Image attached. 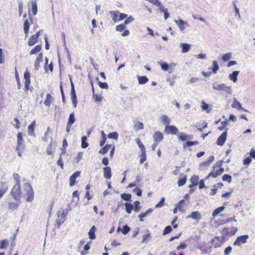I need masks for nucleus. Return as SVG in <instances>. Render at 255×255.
Here are the masks:
<instances>
[{"mask_svg":"<svg viewBox=\"0 0 255 255\" xmlns=\"http://www.w3.org/2000/svg\"><path fill=\"white\" fill-rule=\"evenodd\" d=\"M171 231L172 228L170 226H166L163 232V235H165L167 234L170 233L171 232Z\"/></svg>","mask_w":255,"mask_h":255,"instance_id":"55","label":"nucleus"},{"mask_svg":"<svg viewBox=\"0 0 255 255\" xmlns=\"http://www.w3.org/2000/svg\"><path fill=\"white\" fill-rule=\"evenodd\" d=\"M71 100L73 103V105L75 108L77 107V96L76 94V92L74 88V86L73 82L71 80Z\"/></svg>","mask_w":255,"mask_h":255,"instance_id":"5","label":"nucleus"},{"mask_svg":"<svg viewBox=\"0 0 255 255\" xmlns=\"http://www.w3.org/2000/svg\"><path fill=\"white\" fill-rule=\"evenodd\" d=\"M104 177L107 179H110L111 178V168L109 166H106L104 168Z\"/></svg>","mask_w":255,"mask_h":255,"instance_id":"12","label":"nucleus"},{"mask_svg":"<svg viewBox=\"0 0 255 255\" xmlns=\"http://www.w3.org/2000/svg\"><path fill=\"white\" fill-rule=\"evenodd\" d=\"M29 22L27 19L25 20L23 25V29L24 32L26 34H27L29 28Z\"/></svg>","mask_w":255,"mask_h":255,"instance_id":"41","label":"nucleus"},{"mask_svg":"<svg viewBox=\"0 0 255 255\" xmlns=\"http://www.w3.org/2000/svg\"><path fill=\"white\" fill-rule=\"evenodd\" d=\"M252 158L251 157H248L243 160V164L244 165H249L252 162Z\"/></svg>","mask_w":255,"mask_h":255,"instance_id":"57","label":"nucleus"},{"mask_svg":"<svg viewBox=\"0 0 255 255\" xmlns=\"http://www.w3.org/2000/svg\"><path fill=\"white\" fill-rule=\"evenodd\" d=\"M147 234L142 236V240L141 242L142 244L147 243L148 239L151 238L150 234L148 230L146 231Z\"/></svg>","mask_w":255,"mask_h":255,"instance_id":"29","label":"nucleus"},{"mask_svg":"<svg viewBox=\"0 0 255 255\" xmlns=\"http://www.w3.org/2000/svg\"><path fill=\"white\" fill-rule=\"evenodd\" d=\"M96 230V228L95 226H93L91 228V229L88 233L89 238L90 239L94 240L95 239L96 236H95V233Z\"/></svg>","mask_w":255,"mask_h":255,"instance_id":"21","label":"nucleus"},{"mask_svg":"<svg viewBox=\"0 0 255 255\" xmlns=\"http://www.w3.org/2000/svg\"><path fill=\"white\" fill-rule=\"evenodd\" d=\"M225 209V207L224 206H221L219 208H217L215 209L212 213V216L213 218H215L216 216H217L219 213L222 212Z\"/></svg>","mask_w":255,"mask_h":255,"instance_id":"33","label":"nucleus"},{"mask_svg":"<svg viewBox=\"0 0 255 255\" xmlns=\"http://www.w3.org/2000/svg\"><path fill=\"white\" fill-rule=\"evenodd\" d=\"M19 202H10L8 204V208L11 210H15L17 208L19 205Z\"/></svg>","mask_w":255,"mask_h":255,"instance_id":"39","label":"nucleus"},{"mask_svg":"<svg viewBox=\"0 0 255 255\" xmlns=\"http://www.w3.org/2000/svg\"><path fill=\"white\" fill-rule=\"evenodd\" d=\"M11 194L16 201L20 200L22 194L20 185H14L11 191Z\"/></svg>","mask_w":255,"mask_h":255,"instance_id":"3","label":"nucleus"},{"mask_svg":"<svg viewBox=\"0 0 255 255\" xmlns=\"http://www.w3.org/2000/svg\"><path fill=\"white\" fill-rule=\"evenodd\" d=\"M61 35H62V40H63V43L64 46H65V48L66 50H67V53H68V56H69V59H70V61H71V58H70V54H69V50H68V48H67V47H66V39H65V33L64 32H62L61 33Z\"/></svg>","mask_w":255,"mask_h":255,"instance_id":"51","label":"nucleus"},{"mask_svg":"<svg viewBox=\"0 0 255 255\" xmlns=\"http://www.w3.org/2000/svg\"><path fill=\"white\" fill-rule=\"evenodd\" d=\"M143 128V124L142 123L139 121L137 122L136 124L134 126V129L135 130H139Z\"/></svg>","mask_w":255,"mask_h":255,"instance_id":"43","label":"nucleus"},{"mask_svg":"<svg viewBox=\"0 0 255 255\" xmlns=\"http://www.w3.org/2000/svg\"><path fill=\"white\" fill-rule=\"evenodd\" d=\"M118 136H119V135H118V133L117 132H112L110 133L108 135V137L109 138H110V139H115V140H117L118 139Z\"/></svg>","mask_w":255,"mask_h":255,"instance_id":"45","label":"nucleus"},{"mask_svg":"<svg viewBox=\"0 0 255 255\" xmlns=\"http://www.w3.org/2000/svg\"><path fill=\"white\" fill-rule=\"evenodd\" d=\"M153 138L154 142L159 143L163 139V136L161 132L156 131L153 136Z\"/></svg>","mask_w":255,"mask_h":255,"instance_id":"10","label":"nucleus"},{"mask_svg":"<svg viewBox=\"0 0 255 255\" xmlns=\"http://www.w3.org/2000/svg\"><path fill=\"white\" fill-rule=\"evenodd\" d=\"M52 101H53V98H52V97L51 96V95L50 94H47L46 95V99L44 101V104L46 106L49 107L51 105V104L52 102Z\"/></svg>","mask_w":255,"mask_h":255,"instance_id":"22","label":"nucleus"},{"mask_svg":"<svg viewBox=\"0 0 255 255\" xmlns=\"http://www.w3.org/2000/svg\"><path fill=\"white\" fill-rule=\"evenodd\" d=\"M187 218H192L197 221H199L202 219V216L199 212L193 211L187 217Z\"/></svg>","mask_w":255,"mask_h":255,"instance_id":"11","label":"nucleus"},{"mask_svg":"<svg viewBox=\"0 0 255 255\" xmlns=\"http://www.w3.org/2000/svg\"><path fill=\"white\" fill-rule=\"evenodd\" d=\"M87 140V137L86 136H83L81 138V147L83 148H85L87 147L89 145L88 142H86Z\"/></svg>","mask_w":255,"mask_h":255,"instance_id":"34","label":"nucleus"},{"mask_svg":"<svg viewBox=\"0 0 255 255\" xmlns=\"http://www.w3.org/2000/svg\"><path fill=\"white\" fill-rule=\"evenodd\" d=\"M187 177L186 176H184L183 177L179 178L178 181V185L179 187H181L183 186L186 182Z\"/></svg>","mask_w":255,"mask_h":255,"instance_id":"44","label":"nucleus"},{"mask_svg":"<svg viewBox=\"0 0 255 255\" xmlns=\"http://www.w3.org/2000/svg\"><path fill=\"white\" fill-rule=\"evenodd\" d=\"M135 141H136L137 144L138 145V147H139L140 149L141 150V152H143V151L144 152V151H146L144 146L142 143V142H141L139 138H136Z\"/></svg>","mask_w":255,"mask_h":255,"instance_id":"37","label":"nucleus"},{"mask_svg":"<svg viewBox=\"0 0 255 255\" xmlns=\"http://www.w3.org/2000/svg\"><path fill=\"white\" fill-rule=\"evenodd\" d=\"M213 88L215 90L222 91L226 94L231 95L232 94V87L226 85L225 83H214Z\"/></svg>","mask_w":255,"mask_h":255,"instance_id":"1","label":"nucleus"},{"mask_svg":"<svg viewBox=\"0 0 255 255\" xmlns=\"http://www.w3.org/2000/svg\"><path fill=\"white\" fill-rule=\"evenodd\" d=\"M35 124V121H33L31 124L28 127V133L29 135L35 136V134L34 132V126Z\"/></svg>","mask_w":255,"mask_h":255,"instance_id":"17","label":"nucleus"},{"mask_svg":"<svg viewBox=\"0 0 255 255\" xmlns=\"http://www.w3.org/2000/svg\"><path fill=\"white\" fill-rule=\"evenodd\" d=\"M224 171V169L223 168H220L218 170H217L216 172H212L209 174L208 176L206 177V179H207L210 176L213 177H217L219 175L222 174Z\"/></svg>","mask_w":255,"mask_h":255,"instance_id":"13","label":"nucleus"},{"mask_svg":"<svg viewBox=\"0 0 255 255\" xmlns=\"http://www.w3.org/2000/svg\"><path fill=\"white\" fill-rule=\"evenodd\" d=\"M134 20V18L130 16L128 18H127L124 21V24L126 25L129 23L130 22H131Z\"/></svg>","mask_w":255,"mask_h":255,"instance_id":"62","label":"nucleus"},{"mask_svg":"<svg viewBox=\"0 0 255 255\" xmlns=\"http://www.w3.org/2000/svg\"><path fill=\"white\" fill-rule=\"evenodd\" d=\"M232 250V248L231 246H229L226 248L224 251V255H229Z\"/></svg>","mask_w":255,"mask_h":255,"instance_id":"64","label":"nucleus"},{"mask_svg":"<svg viewBox=\"0 0 255 255\" xmlns=\"http://www.w3.org/2000/svg\"><path fill=\"white\" fill-rule=\"evenodd\" d=\"M125 206L127 213H128V214H130L131 211L133 210V205L132 204L129 203L128 202H126L125 203Z\"/></svg>","mask_w":255,"mask_h":255,"instance_id":"24","label":"nucleus"},{"mask_svg":"<svg viewBox=\"0 0 255 255\" xmlns=\"http://www.w3.org/2000/svg\"><path fill=\"white\" fill-rule=\"evenodd\" d=\"M164 201H165V198L162 197L161 199L160 202L155 205V208H160V207H162L164 205Z\"/></svg>","mask_w":255,"mask_h":255,"instance_id":"58","label":"nucleus"},{"mask_svg":"<svg viewBox=\"0 0 255 255\" xmlns=\"http://www.w3.org/2000/svg\"><path fill=\"white\" fill-rule=\"evenodd\" d=\"M99 87L102 89H107L109 88L108 84L106 82H98Z\"/></svg>","mask_w":255,"mask_h":255,"instance_id":"53","label":"nucleus"},{"mask_svg":"<svg viewBox=\"0 0 255 255\" xmlns=\"http://www.w3.org/2000/svg\"><path fill=\"white\" fill-rule=\"evenodd\" d=\"M249 237L248 235L239 236L235 241L234 245L236 246H240L242 244H245L247 242V240Z\"/></svg>","mask_w":255,"mask_h":255,"instance_id":"7","label":"nucleus"},{"mask_svg":"<svg viewBox=\"0 0 255 255\" xmlns=\"http://www.w3.org/2000/svg\"><path fill=\"white\" fill-rule=\"evenodd\" d=\"M228 120H226V121L222 122L221 123L222 125L218 127V129L220 130H223L225 128V127L228 125Z\"/></svg>","mask_w":255,"mask_h":255,"instance_id":"61","label":"nucleus"},{"mask_svg":"<svg viewBox=\"0 0 255 255\" xmlns=\"http://www.w3.org/2000/svg\"><path fill=\"white\" fill-rule=\"evenodd\" d=\"M17 145L16 146L17 150H23L24 148V145L23 143V138L22 133L21 132H18L17 134Z\"/></svg>","mask_w":255,"mask_h":255,"instance_id":"6","label":"nucleus"},{"mask_svg":"<svg viewBox=\"0 0 255 255\" xmlns=\"http://www.w3.org/2000/svg\"><path fill=\"white\" fill-rule=\"evenodd\" d=\"M24 191L26 192V200L28 202H31L34 198V192L31 186L28 183L23 185Z\"/></svg>","mask_w":255,"mask_h":255,"instance_id":"2","label":"nucleus"},{"mask_svg":"<svg viewBox=\"0 0 255 255\" xmlns=\"http://www.w3.org/2000/svg\"><path fill=\"white\" fill-rule=\"evenodd\" d=\"M140 202L138 201H135L134 202L133 210L135 212H138L140 210V207L139 206Z\"/></svg>","mask_w":255,"mask_h":255,"instance_id":"50","label":"nucleus"},{"mask_svg":"<svg viewBox=\"0 0 255 255\" xmlns=\"http://www.w3.org/2000/svg\"><path fill=\"white\" fill-rule=\"evenodd\" d=\"M210 165V164H209V163L207 161L201 162L200 164L199 169L201 170H204L206 169V168L208 167Z\"/></svg>","mask_w":255,"mask_h":255,"instance_id":"42","label":"nucleus"},{"mask_svg":"<svg viewBox=\"0 0 255 255\" xmlns=\"http://www.w3.org/2000/svg\"><path fill=\"white\" fill-rule=\"evenodd\" d=\"M126 26L125 25L123 24H121L118 25L116 26V30L117 31L121 32L125 29Z\"/></svg>","mask_w":255,"mask_h":255,"instance_id":"56","label":"nucleus"},{"mask_svg":"<svg viewBox=\"0 0 255 255\" xmlns=\"http://www.w3.org/2000/svg\"><path fill=\"white\" fill-rule=\"evenodd\" d=\"M43 61V54L42 53H39L38 56H37V58L35 61L34 64V69L36 70H37L39 67V63Z\"/></svg>","mask_w":255,"mask_h":255,"instance_id":"14","label":"nucleus"},{"mask_svg":"<svg viewBox=\"0 0 255 255\" xmlns=\"http://www.w3.org/2000/svg\"><path fill=\"white\" fill-rule=\"evenodd\" d=\"M222 179L230 183L232 181V176L229 174H224L222 177Z\"/></svg>","mask_w":255,"mask_h":255,"instance_id":"52","label":"nucleus"},{"mask_svg":"<svg viewBox=\"0 0 255 255\" xmlns=\"http://www.w3.org/2000/svg\"><path fill=\"white\" fill-rule=\"evenodd\" d=\"M164 132L167 134H175L178 132V128L174 126L166 125Z\"/></svg>","mask_w":255,"mask_h":255,"instance_id":"4","label":"nucleus"},{"mask_svg":"<svg viewBox=\"0 0 255 255\" xmlns=\"http://www.w3.org/2000/svg\"><path fill=\"white\" fill-rule=\"evenodd\" d=\"M227 136V132L225 131L223 132L218 138L217 144L220 146H223L225 143Z\"/></svg>","mask_w":255,"mask_h":255,"instance_id":"8","label":"nucleus"},{"mask_svg":"<svg viewBox=\"0 0 255 255\" xmlns=\"http://www.w3.org/2000/svg\"><path fill=\"white\" fill-rule=\"evenodd\" d=\"M31 11L33 15H35L37 12V5L36 0H32L31 2Z\"/></svg>","mask_w":255,"mask_h":255,"instance_id":"23","label":"nucleus"},{"mask_svg":"<svg viewBox=\"0 0 255 255\" xmlns=\"http://www.w3.org/2000/svg\"><path fill=\"white\" fill-rule=\"evenodd\" d=\"M121 198L126 201H131V195L128 193H122L121 195Z\"/></svg>","mask_w":255,"mask_h":255,"instance_id":"32","label":"nucleus"},{"mask_svg":"<svg viewBox=\"0 0 255 255\" xmlns=\"http://www.w3.org/2000/svg\"><path fill=\"white\" fill-rule=\"evenodd\" d=\"M13 179L15 181V184L20 185V176L17 173H14L13 175Z\"/></svg>","mask_w":255,"mask_h":255,"instance_id":"54","label":"nucleus"},{"mask_svg":"<svg viewBox=\"0 0 255 255\" xmlns=\"http://www.w3.org/2000/svg\"><path fill=\"white\" fill-rule=\"evenodd\" d=\"M110 13L111 15H113V18H112V19L113 21H114L115 22L119 21V19H118L117 18L118 16V13H119V11H110Z\"/></svg>","mask_w":255,"mask_h":255,"instance_id":"47","label":"nucleus"},{"mask_svg":"<svg viewBox=\"0 0 255 255\" xmlns=\"http://www.w3.org/2000/svg\"><path fill=\"white\" fill-rule=\"evenodd\" d=\"M199 144V142L198 141H188L185 143L183 144V147L184 148H185L186 146H190L192 145H196Z\"/></svg>","mask_w":255,"mask_h":255,"instance_id":"36","label":"nucleus"},{"mask_svg":"<svg viewBox=\"0 0 255 255\" xmlns=\"http://www.w3.org/2000/svg\"><path fill=\"white\" fill-rule=\"evenodd\" d=\"M232 107L239 110H242L245 112H248L247 110L245 109L242 107L241 103L236 99H234L233 103L232 104Z\"/></svg>","mask_w":255,"mask_h":255,"instance_id":"9","label":"nucleus"},{"mask_svg":"<svg viewBox=\"0 0 255 255\" xmlns=\"http://www.w3.org/2000/svg\"><path fill=\"white\" fill-rule=\"evenodd\" d=\"M137 79L139 84H144L148 81V79L145 76H137Z\"/></svg>","mask_w":255,"mask_h":255,"instance_id":"26","label":"nucleus"},{"mask_svg":"<svg viewBox=\"0 0 255 255\" xmlns=\"http://www.w3.org/2000/svg\"><path fill=\"white\" fill-rule=\"evenodd\" d=\"M153 209L149 208L145 212L141 213L138 216V218L139 219V221L141 222H143V218L150 214L153 211Z\"/></svg>","mask_w":255,"mask_h":255,"instance_id":"15","label":"nucleus"},{"mask_svg":"<svg viewBox=\"0 0 255 255\" xmlns=\"http://www.w3.org/2000/svg\"><path fill=\"white\" fill-rule=\"evenodd\" d=\"M160 120L162 123L166 125H169L170 124V120L167 115H163L160 117Z\"/></svg>","mask_w":255,"mask_h":255,"instance_id":"25","label":"nucleus"},{"mask_svg":"<svg viewBox=\"0 0 255 255\" xmlns=\"http://www.w3.org/2000/svg\"><path fill=\"white\" fill-rule=\"evenodd\" d=\"M75 122V118L74 113H71L69 115L67 124L72 125Z\"/></svg>","mask_w":255,"mask_h":255,"instance_id":"40","label":"nucleus"},{"mask_svg":"<svg viewBox=\"0 0 255 255\" xmlns=\"http://www.w3.org/2000/svg\"><path fill=\"white\" fill-rule=\"evenodd\" d=\"M176 65L177 64L173 62H171L168 64V73L169 74L172 73L174 71V70H175V67Z\"/></svg>","mask_w":255,"mask_h":255,"instance_id":"46","label":"nucleus"},{"mask_svg":"<svg viewBox=\"0 0 255 255\" xmlns=\"http://www.w3.org/2000/svg\"><path fill=\"white\" fill-rule=\"evenodd\" d=\"M175 22L181 30L182 31L185 29L184 24L186 23L182 19H179V20H175Z\"/></svg>","mask_w":255,"mask_h":255,"instance_id":"27","label":"nucleus"},{"mask_svg":"<svg viewBox=\"0 0 255 255\" xmlns=\"http://www.w3.org/2000/svg\"><path fill=\"white\" fill-rule=\"evenodd\" d=\"M38 39L35 37V36L33 35L32 36L30 37L29 39V41L28 42V44L30 46H31L35 44V43L37 42Z\"/></svg>","mask_w":255,"mask_h":255,"instance_id":"35","label":"nucleus"},{"mask_svg":"<svg viewBox=\"0 0 255 255\" xmlns=\"http://www.w3.org/2000/svg\"><path fill=\"white\" fill-rule=\"evenodd\" d=\"M146 159V151L141 152V158L140 159V163L142 164L143 162L145 161Z\"/></svg>","mask_w":255,"mask_h":255,"instance_id":"60","label":"nucleus"},{"mask_svg":"<svg viewBox=\"0 0 255 255\" xmlns=\"http://www.w3.org/2000/svg\"><path fill=\"white\" fill-rule=\"evenodd\" d=\"M180 46L182 48L181 52L182 53H187L190 49V45L187 43H181Z\"/></svg>","mask_w":255,"mask_h":255,"instance_id":"18","label":"nucleus"},{"mask_svg":"<svg viewBox=\"0 0 255 255\" xmlns=\"http://www.w3.org/2000/svg\"><path fill=\"white\" fill-rule=\"evenodd\" d=\"M41 49V46L40 45H37L36 46H35L30 51V54L33 55V54H36L37 53L40 52V51Z\"/></svg>","mask_w":255,"mask_h":255,"instance_id":"31","label":"nucleus"},{"mask_svg":"<svg viewBox=\"0 0 255 255\" xmlns=\"http://www.w3.org/2000/svg\"><path fill=\"white\" fill-rule=\"evenodd\" d=\"M93 97L94 99L95 102H100L102 100L101 96H99L97 94H94Z\"/></svg>","mask_w":255,"mask_h":255,"instance_id":"63","label":"nucleus"},{"mask_svg":"<svg viewBox=\"0 0 255 255\" xmlns=\"http://www.w3.org/2000/svg\"><path fill=\"white\" fill-rule=\"evenodd\" d=\"M130 229L128 225H125L124 226L123 229L122 230V233L124 235L127 234L130 231Z\"/></svg>","mask_w":255,"mask_h":255,"instance_id":"59","label":"nucleus"},{"mask_svg":"<svg viewBox=\"0 0 255 255\" xmlns=\"http://www.w3.org/2000/svg\"><path fill=\"white\" fill-rule=\"evenodd\" d=\"M1 189L0 190V198H1L7 190L8 187L5 183H1Z\"/></svg>","mask_w":255,"mask_h":255,"instance_id":"30","label":"nucleus"},{"mask_svg":"<svg viewBox=\"0 0 255 255\" xmlns=\"http://www.w3.org/2000/svg\"><path fill=\"white\" fill-rule=\"evenodd\" d=\"M157 64L161 66L162 71L168 72L169 67L168 63L165 62L158 61Z\"/></svg>","mask_w":255,"mask_h":255,"instance_id":"20","label":"nucleus"},{"mask_svg":"<svg viewBox=\"0 0 255 255\" xmlns=\"http://www.w3.org/2000/svg\"><path fill=\"white\" fill-rule=\"evenodd\" d=\"M232 57V53H227L224 54L222 57V60L224 62H226L229 61Z\"/></svg>","mask_w":255,"mask_h":255,"instance_id":"49","label":"nucleus"},{"mask_svg":"<svg viewBox=\"0 0 255 255\" xmlns=\"http://www.w3.org/2000/svg\"><path fill=\"white\" fill-rule=\"evenodd\" d=\"M223 186V184L221 182H219L217 184H215L213 186V189H212V192H211L210 194L211 195H214L217 191L218 188L219 187H221Z\"/></svg>","mask_w":255,"mask_h":255,"instance_id":"28","label":"nucleus"},{"mask_svg":"<svg viewBox=\"0 0 255 255\" xmlns=\"http://www.w3.org/2000/svg\"><path fill=\"white\" fill-rule=\"evenodd\" d=\"M240 73L239 71H234L229 75V78L230 80L232 81L234 83L237 82L238 76Z\"/></svg>","mask_w":255,"mask_h":255,"instance_id":"16","label":"nucleus"},{"mask_svg":"<svg viewBox=\"0 0 255 255\" xmlns=\"http://www.w3.org/2000/svg\"><path fill=\"white\" fill-rule=\"evenodd\" d=\"M213 67H209V70H212V72L214 74H216L218 70L219 69V67L218 65V63L217 61H213Z\"/></svg>","mask_w":255,"mask_h":255,"instance_id":"19","label":"nucleus"},{"mask_svg":"<svg viewBox=\"0 0 255 255\" xmlns=\"http://www.w3.org/2000/svg\"><path fill=\"white\" fill-rule=\"evenodd\" d=\"M8 246V242L6 240L0 241V249H5Z\"/></svg>","mask_w":255,"mask_h":255,"instance_id":"38","label":"nucleus"},{"mask_svg":"<svg viewBox=\"0 0 255 255\" xmlns=\"http://www.w3.org/2000/svg\"><path fill=\"white\" fill-rule=\"evenodd\" d=\"M199 179V176H193L190 179V182L193 184V185H197L198 184V181Z\"/></svg>","mask_w":255,"mask_h":255,"instance_id":"48","label":"nucleus"}]
</instances>
